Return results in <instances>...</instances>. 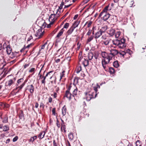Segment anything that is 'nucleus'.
Segmentation results:
<instances>
[{"mask_svg": "<svg viewBox=\"0 0 146 146\" xmlns=\"http://www.w3.org/2000/svg\"><path fill=\"white\" fill-rule=\"evenodd\" d=\"M6 52L8 54H10L11 53L12 50V48L11 47L10 45H8L6 47Z\"/></svg>", "mask_w": 146, "mask_h": 146, "instance_id": "14", "label": "nucleus"}, {"mask_svg": "<svg viewBox=\"0 0 146 146\" xmlns=\"http://www.w3.org/2000/svg\"><path fill=\"white\" fill-rule=\"evenodd\" d=\"M56 108H53L52 112V114L54 115H56V112H55Z\"/></svg>", "mask_w": 146, "mask_h": 146, "instance_id": "53", "label": "nucleus"}, {"mask_svg": "<svg viewBox=\"0 0 146 146\" xmlns=\"http://www.w3.org/2000/svg\"><path fill=\"white\" fill-rule=\"evenodd\" d=\"M92 22V21H87L86 22V23L84 26V27L87 25V27L89 28L91 27Z\"/></svg>", "mask_w": 146, "mask_h": 146, "instance_id": "21", "label": "nucleus"}, {"mask_svg": "<svg viewBox=\"0 0 146 146\" xmlns=\"http://www.w3.org/2000/svg\"><path fill=\"white\" fill-rule=\"evenodd\" d=\"M39 74L40 75V77L41 80V82L44 85L45 83V80L46 78V76H42V74Z\"/></svg>", "mask_w": 146, "mask_h": 146, "instance_id": "19", "label": "nucleus"}, {"mask_svg": "<svg viewBox=\"0 0 146 146\" xmlns=\"http://www.w3.org/2000/svg\"><path fill=\"white\" fill-rule=\"evenodd\" d=\"M121 33L120 31H117L115 33V36L116 38H118L120 35Z\"/></svg>", "mask_w": 146, "mask_h": 146, "instance_id": "39", "label": "nucleus"}, {"mask_svg": "<svg viewBox=\"0 0 146 146\" xmlns=\"http://www.w3.org/2000/svg\"><path fill=\"white\" fill-rule=\"evenodd\" d=\"M72 94L70 92L68 91H66L65 96L70 100L71 98V96Z\"/></svg>", "mask_w": 146, "mask_h": 146, "instance_id": "17", "label": "nucleus"}, {"mask_svg": "<svg viewBox=\"0 0 146 146\" xmlns=\"http://www.w3.org/2000/svg\"><path fill=\"white\" fill-rule=\"evenodd\" d=\"M74 29L71 27L66 32L67 36L71 35Z\"/></svg>", "mask_w": 146, "mask_h": 146, "instance_id": "16", "label": "nucleus"}, {"mask_svg": "<svg viewBox=\"0 0 146 146\" xmlns=\"http://www.w3.org/2000/svg\"><path fill=\"white\" fill-rule=\"evenodd\" d=\"M69 68H65V69H63V71L62 72V73H64L65 72H67L69 73Z\"/></svg>", "mask_w": 146, "mask_h": 146, "instance_id": "41", "label": "nucleus"}, {"mask_svg": "<svg viewBox=\"0 0 146 146\" xmlns=\"http://www.w3.org/2000/svg\"><path fill=\"white\" fill-rule=\"evenodd\" d=\"M110 43V40H107L103 42V44H105L106 46L108 45Z\"/></svg>", "mask_w": 146, "mask_h": 146, "instance_id": "43", "label": "nucleus"}, {"mask_svg": "<svg viewBox=\"0 0 146 146\" xmlns=\"http://www.w3.org/2000/svg\"><path fill=\"white\" fill-rule=\"evenodd\" d=\"M82 52L80 51L79 53V56H78V58H79V60L80 61H81V60L83 58V56H82Z\"/></svg>", "mask_w": 146, "mask_h": 146, "instance_id": "34", "label": "nucleus"}, {"mask_svg": "<svg viewBox=\"0 0 146 146\" xmlns=\"http://www.w3.org/2000/svg\"><path fill=\"white\" fill-rule=\"evenodd\" d=\"M90 0H84L81 3V5H83L87 3Z\"/></svg>", "mask_w": 146, "mask_h": 146, "instance_id": "45", "label": "nucleus"}, {"mask_svg": "<svg viewBox=\"0 0 146 146\" xmlns=\"http://www.w3.org/2000/svg\"><path fill=\"white\" fill-rule=\"evenodd\" d=\"M77 91L78 89L77 88H76L73 91L72 96L73 97H74L75 96H76L77 94Z\"/></svg>", "mask_w": 146, "mask_h": 146, "instance_id": "31", "label": "nucleus"}, {"mask_svg": "<svg viewBox=\"0 0 146 146\" xmlns=\"http://www.w3.org/2000/svg\"><path fill=\"white\" fill-rule=\"evenodd\" d=\"M84 94L86 96V100L87 101H89L91 99L96 98L97 95V94H95L94 93V91L93 90L85 92Z\"/></svg>", "mask_w": 146, "mask_h": 146, "instance_id": "3", "label": "nucleus"}, {"mask_svg": "<svg viewBox=\"0 0 146 146\" xmlns=\"http://www.w3.org/2000/svg\"><path fill=\"white\" fill-rule=\"evenodd\" d=\"M50 22V23L49 24L47 25L46 27L47 28L50 27L51 26V25H52L53 24H51V22Z\"/></svg>", "mask_w": 146, "mask_h": 146, "instance_id": "61", "label": "nucleus"}, {"mask_svg": "<svg viewBox=\"0 0 146 146\" xmlns=\"http://www.w3.org/2000/svg\"><path fill=\"white\" fill-rule=\"evenodd\" d=\"M66 128L65 125L61 124V131H62V130H63L64 131V132L65 133L66 132Z\"/></svg>", "mask_w": 146, "mask_h": 146, "instance_id": "32", "label": "nucleus"}, {"mask_svg": "<svg viewBox=\"0 0 146 146\" xmlns=\"http://www.w3.org/2000/svg\"><path fill=\"white\" fill-rule=\"evenodd\" d=\"M56 124L58 128H59L60 127V124L58 119H56Z\"/></svg>", "mask_w": 146, "mask_h": 146, "instance_id": "49", "label": "nucleus"}, {"mask_svg": "<svg viewBox=\"0 0 146 146\" xmlns=\"http://www.w3.org/2000/svg\"><path fill=\"white\" fill-rule=\"evenodd\" d=\"M125 41V39L122 38L119 39L114 40L112 41V42L114 45L117 46L118 48H123L126 46Z\"/></svg>", "mask_w": 146, "mask_h": 146, "instance_id": "2", "label": "nucleus"}, {"mask_svg": "<svg viewBox=\"0 0 146 146\" xmlns=\"http://www.w3.org/2000/svg\"><path fill=\"white\" fill-rule=\"evenodd\" d=\"M58 28H56L54 30L52 31V33L50 34L51 35H53L57 31V30L58 29Z\"/></svg>", "mask_w": 146, "mask_h": 146, "instance_id": "50", "label": "nucleus"}, {"mask_svg": "<svg viewBox=\"0 0 146 146\" xmlns=\"http://www.w3.org/2000/svg\"><path fill=\"white\" fill-rule=\"evenodd\" d=\"M115 31L114 29H110L108 33L110 36H112L115 34Z\"/></svg>", "mask_w": 146, "mask_h": 146, "instance_id": "28", "label": "nucleus"}, {"mask_svg": "<svg viewBox=\"0 0 146 146\" xmlns=\"http://www.w3.org/2000/svg\"><path fill=\"white\" fill-rule=\"evenodd\" d=\"M109 71L110 73H115V71L114 68L110 67L109 68Z\"/></svg>", "mask_w": 146, "mask_h": 146, "instance_id": "38", "label": "nucleus"}, {"mask_svg": "<svg viewBox=\"0 0 146 146\" xmlns=\"http://www.w3.org/2000/svg\"><path fill=\"white\" fill-rule=\"evenodd\" d=\"M66 107L65 105H64L62 109V114L63 116L65 115L66 113Z\"/></svg>", "mask_w": 146, "mask_h": 146, "instance_id": "18", "label": "nucleus"}, {"mask_svg": "<svg viewBox=\"0 0 146 146\" xmlns=\"http://www.w3.org/2000/svg\"><path fill=\"white\" fill-rule=\"evenodd\" d=\"M93 32V28H92V29L91 30L90 29H89L88 30V31L86 34V35H88V36H90L92 33Z\"/></svg>", "mask_w": 146, "mask_h": 146, "instance_id": "37", "label": "nucleus"}, {"mask_svg": "<svg viewBox=\"0 0 146 146\" xmlns=\"http://www.w3.org/2000/svg\"><path fill=\"white\" fill-rule=\"evenodd\" d=\"M29 66V64H26L24 66V68H25Z\"/></svg>", "mask_w": 146, "mask_h": 146, "instance_id": "64", "label": "nucleus"}, {"mask_svg": "<svg viewBox=\"0 0 146 146\" xmlns=\"http://www.w3.org/2000/svg\"><path fill=\"white\" fill-rule=\"evenodd\" d=\"M101 54L102 57L104 58L102 60V65L104 69L106 70V65L109 63L110 60L112 59L113 57L109 53H107L105 52H102Z\"/></svg>", "mask_w": 146, "mask_h": 146, "instance_id": "1", "label": "nucleus"}, {"mask_svg": "<svg viewBox=\"0 0 146 146\" xmlns=\"http://www.w3.org/2000/svg\"><path fill=\"white\" fill-rule=\"evenodd\" d=\"M63 11V10L61 11V9H58L56 14L57 16L58 17H59L61 14L62 13Z\"/></svg>", "mask_w": 146, "mask_h": 146, "instance_id": "23", "label": "nucleus"}, {"mask_svg": "<svg viewBox=\"0 0 146 146\" xmlns=\"http://www.w3.org/2000/svg\"><path fill=\"white\" fill-rule=\"evenodd\" d=\"M75 71L76 73H78L82 71V67L81 66H78L77 67Z\"/></svg>", "mask_w": 146, "mask_h": 146, "instance_id": "30", "label": "nucleus"}, {"mask_svg": "<svg viewBox=\"0 0 146 146\" xmlns=\"http://www.w3.org/2000/svg\"><path fill=\"white\" fill-rule=\"evenodd\" d=\"M16 80L15 78L11 79L6 82L5 85L6 86L10 87L13 84Z\"/></svg>", "mask_w": 146, "mask_h": 146, "instance_id": "8", "label": "nucleus"}, {"mask_svg": "<svg viewBox=\"0 0 146 146\" xmlns=\"http://www.w3.org/2000/svg\"><path fill=\"white\" fill-rule=\"evenodd\" d=\"M107 26H105L102 27L101 29H99L102 33H104L107 29Z\"/></svg>", "mask_w": 146, "mask_h": 146, "instance_id": "26", "label": "nucleus"}, {"mask_svg": "<svg viewBox=\"0 0 146 146\" xmlns=\"http://www.w3.org/2000/svg\"><path fill=\"white\" fill-rule=\"evenodd\" d=\"M3 131H8L9 129V127L8 126L5 125L3 126Z\"/></svg>", "mask_w": 146, "mask_h": 146, "instance_id": "35", "label": "nucleus"}, {"mask_svg": "<svg viewBox=\"0 0 146 146\" xmlns=\"http://www.w3.org/2000/svg\"><path fill=\"white\" fill-rule=\"evenodd\" d=\"M35 70V68H32L29 71V72H34Z\"/></svg>", "mask_w": 146, "mask_h": 146, "instance_id": "56", "label": "nucleus"}, {"mask_svg": "<svg viewBox=\"0 0 146 146\" xmlns=\"http://www.w3.org/2000/svg\"><path fill=\"white\" fill-rule=\"evenodd\" d=\"M94 38V35H93L89 36L87 39V42L88 43L90 42Z\"/></svg>", "mask_w": 146, "mask_h": 146, "instance_id": "25", "label": "nucleus"}, {"mask_svg": "<svg viewBox=\"0 0 146 146\" xmlns=\"http://www.w3.org/2000/svg\"><path fill=\"white\" fill-rule=\"evenodd\" d=\"M98 87H96V86L94 87H93V89L94 90H93L95 92H94V93L96 94H97V92L98 91Z\"/></svg>", "mask_w": 146, "mask_h": 146, "instance_id": "48", "label": "nucleus"}, {"mask_svg": "<svg viewBox=\"0 0 146 146\" xmlns=\"http://www.w3.org/2000/svg\"><path fill=\"white\" fill-rule=\"evenodd\" d=\"M84 60L82 61V64L85 67L87 66L89 64V61L88 60L84 58Z\"/></svg>", "mask_w": 146, "mask_h": 146, "instance_id": "20", "label": "nucleus"}, {"mask_svg": "<svg viewBox=\"0 0 146 146\" xmlns=\"http://www.w3.org/2000/svg\"><path fill=\"white\" fill-rule=\"evenodd\" d=\"M58 17L56 14H51L49 16V20L51 24H53Z\"/></svg>", "mask_w": 146, "mask_h": 146, "instance_id": "6", "label": "nucleus"}, {"mask_svg": "<svg viewBox=\"0 0 146 146\" xmlns=\"http://www.w3.org/2000/svg\"><path fill=\"white\" fill-rule=\"evenodd\" d=\"M35 88L32 84L28 85L26 88V90H28L30 92L33 94L34 90Z\"/></svg>", "mask_w": 146, "mask_h": 146, "instance_id": "10", "label": "nucleus"}, {"mask_svg": "<svg viewBox=\"0 0 146 146\" xmlns=\"http://www.w3.org/2000/svg\"><path fill=\"white\" fill-rule=\"evenodd\" d=\"M68 12H67L66 14L62 17L61 19H63L68 14Z\"/></svg>", "mask_w": 146, "mask_h": 146, "instance_id": "57", "label": "nucleus"}, {"mask_svg": "<svg viewBox=\"0 0 146 146\" xmlns=\"http://www.w3.org/2000/svg\"><path fill=\"white\" fill-rule=\"evenodd\" d=\"M113 66L116 68L118 67L119 65L117 60H116L113 62Z\"/></svg>", "mask_w": 146, "mask_h": 146, "instance_id": "27", "label": "nucleus"}, {"mask_svg": "<svg viewBox=\"0 0 146 146\" xmlns=\"http://www.w3.org/2000/svg\"><path fill=\"white\" fill-rule=\"evenodd\" d=\"M69 25V23H66L64 24L63 28L62 29H64V28L67 29Z\"/></svg>", "mask_w": 146, "mask_h": 146, "instance_id": "44", "label": "nucleus"}, {"mask_svg": "<svg viewBox=\"0 0 146 146\" xmlns=\"http://www.w3.org/2000/svg\"><path fill=\"white\" fill-rule=\"evenodd\" d=\"M4 106H3V108H8L9 107V105L8 104L4 103Z\"/></svg>", "mask_w": 146, "mask_h": 146, "instance_id": "51", "label": "nucleus"}, {"mask_svg": "<svg viewBox=\"0 0 146 146\" xmlns=\"http://www.w3.org/2000/svg\"><path fill=\"white\" fill-rule=\"evenodd\" d=\"M29 142H33L34 141V139H33L32 137H31V138L29 139Z\"/></svg>", "mask_w": 146, "mask_h": 146, "instance_id": "60", "label": "nucleus"}, {"mask_svg": "<svg viewBox=\"0 0 146 146\" xmlns=\"http://www.w3.org/2000/svg\"><path fill=\"white\" fill-rule=\"evenodd\" d=\"M104 16L103 17V19L104 21L107 20L110 17V15L109 13H105L103 14Z\"/></svg>", "mask_w": 146, "mask_h": 146, "instance_id": "15", "label": "nucleus"}, {"mask_svg": "<svg viewBox=\"0 0 146 146\" xmlns=\"http://www.w3.org/2000/svg\"><path fill=\"white\" fill-rule=\"evenodd\" d=\"M53 146H57V144L55 142V140H54L53 141Z\"/></svg>", "mask_w": 146, "mask_h": 146, "instance_id": "62", "label": "nucleus"}, {"mask_svg": "<svg viewBox=\"0 0 146 146\" xmlns=\"http://www.w3.org/2000/svg\"><path fill=\"white\" fill-rule=\"evenodd\" d=\"M45 134V132L44 131H41L38 134V138L40 139H42L44 137Z\"/></svg>", "mask_w": 146, "mask_h": 146, "instance_id": "13", "label": "nucleus"}, {"mask_svg": "<svg viewBox=\"0 0 146 146\" xmlns=\"http://www.w3.org/2000/svg\"><path fill=\"white\" fill-rule=\"evenodd\" d=\"M95 30H96V27H95L93 26V27L92 34L94 35V38L96 39L100 37L102 35L103 33L99 29L98 30L97 32L95 33Z\"/></svg>", "mask_w": 146, "mask_h": 146, "instance_id": "5", "label": "nucleus"}, {"mask_svg": "<svg viewBox=\"0 0 146 146\" xmlns=\"http://www.w3.org/2000/svg\"><path fill=\"white\" fill-rule=\"evenodd\" d=\"M19 117L20 119H24V115L23 111H21L19 115Z\"/></svg>", "mask_w": 146, "mask_h": 146, "instance_id": "22", "label": "nucleus"}, {"mask_svg": "<svg viewBox=\"0 0 146 146\" xmlns=\"http://www.w3.org/2000/svg\"><path fill=\"white\" fill-rule=\"evenodd\" d=\"M18 137L17 136H15L14 138H13V142H15L16 141L17 139H18Z\"/></svg>", "mask_w": 146, "mask_h": 146, "instance_id": "54", "label": "nucleus"}, {"mask_svg": "<svg viewBox=\"0 0 146 146\" xmlns=\"http://www.w3.org/2000/svg\"><path fill=\"white\" fill-rule=\"evenodd\" d=\"M69 139L70 140H72L74 138L73 135L71 133H70L68 135Z\"/></svg>", "mask_w": 146, "mask_h": 146, "instance_id": "36", "label": "nucleus"}, {"mask_svg": "<svg viewBox=\"0 0 146 146\" xmlns=\"http://www.w3.org/2000/svg\"><path fill=\"white\" fill-rule=\"evenodd\" d=\"M4 106V103L1 102H0V108H3V106Z\"/></svg>", "mask_w": 146, "mask_h": 146, "instance_id": "59", "label": "nucleus"}, {"mask_svg": "<svg viewBox=\"0 0 146 146\" xmlns=\"http://www.w3.org/2000/svg\"><path fill=\"white\" fill-rule=\"evenodd\" d=\"M52 101V98L51 97H50L48 98V102L51 103Z\"/></svg>", "mask_w": 146, "mask_h": 146, "instance_id": "63", "label": "nucleus"}, {"mask_svg": "<svg viewBox=\"0 0 146 146\" xmlns=\"http://www.w3.org/2000/svg\"><path fill=\"white\" fill-rule=\"evenodd\" d=\"M72 4L71 3V4H70L69 5H65L64 8L65 9L66 8H68V7H70L71 5Z\"/></svg>", "mask_w": 146, "mask_h": 146, "instance_id": "58", "label": "nucleus"}, {"mask_svg": "<svg viewBox=\"0 0 146 146\" xmlns=\"http://www.w3.org/2000/svg\"><path fill=\"white\" fill-rule=\"evenodd\" d=\"M8 117L7 115H5L3 118L2 121L3 122L5 123H7L8 122Z\"/></svg>", "mask_w": 146, "mask_h": 146, "instance_id": "33", "label": "nucleus"}, {"mask_svg": "<svg viewBox=\"0 0 146 146\" xmlns=\"http://www.w3.org/2000/svg\"><path fill=\"white\" fill-rule=\"evenodd\" d=\"M35 35L36 37H37L38 39H39L42 38L44 36H46L47 35L44 30L40 28L37 31Z\"/></svg>", "mask_w": 146, "mask_h": 146, "instance_id": "4", "label": "nucleus"}, {"mask_svg": "<svg viewBox=\"0 0 146 146\" xmlns=\"http://www.w3.org/2000/svg\"><path fill=\"white\" fill-rule=\"evenodd\" d=\"M80 21L78 20L76 21L71 26L74 29H75L76 28L78 27V25L80 24Z\"/></svg>", "mask_w": 146, "mask_h": 146, "instance_id": "12", "label": "nucleus"}, {"mask_svg": "<svg viewBox=\"0 0 146 146\" xmlns=\"http://www.w3.org/2000/svg\"><path fill=\"white\" fill-rule=\"evenodd\" d=\"M109 4L106 7L104 8V9L103 10L102 12L99 14L98 17L99 18L101 17V16L105 13H108L107 12L108 10V8L109 7Z\"/></svg>", "mask_w": 146, "mask_h": 146, "instance_id": "11", "label": "nucleus"}, {"mask_svg": "<svg viewBox=\"0 0 146 146\" xmlns=\"http://www.w3.org/2000/svg\"><path fill=\"white\" fill-rule=\"evenodd\" d=\"M109 50L110 51L109 53L110 54V55L113 57H114L115 55L119 53L118 51L116 49H109Z\"/></svg>", "mask_w": 146, "mask_h": 146, "instance_id": "9", "label": "nucleus"}, {"mask_svg": "<svg viewBox=\"0 0 146 146\" xmlns=\"http://www.w3.org/2000/svg\"><path fill=\"white\" fill-rule=\"evenodd\" d=\"M23 78L17 80V86H18L17 88H19V90H21L25 84V83L26 82L25 81L20 86H18L19 84H20L21 83L23 82Z\"/></svg>", "mask_w": 146, "mask_h": 146, "instance_id": "7", "label": "nucleus"}, {"mask_svg": "<svg viewBox=\"0 0 146 146\" xmlns=\"http://www.w3.org/2000/svg\"><path fill=\"white\" fill-rule=\"evenodd\" d=\"M120 54L123 56H124V55H125L127 53L126 51H124L120 53Z\"/></svg>", "mask_w": 146, "mask_h": 146, "instance_id": "55", "label": "nucleus"}, {"mask_svg": "<svg viewBox=\"0 0 146 146\" xmlns=\"http://www.w3.org/2000/svg\"><path fill=\"white\" fill-rule=\"evenodd\" d=\"M127 54H129L131 55L132 53V51L129 49H128L126 50Z\"/></svg>", "mask_w": 146, "mask_h": 146, "instance_id": "46", "label": "nucleus"}, {"mask_svg": "<svg viewBox=\"0 0 146 146\" xmlns=\"http://www.w3.org/2000/svg\"><path fill=\"white\" fill-rule=\"evenodd\" d=\"M40 108H42V109H44V108L45 106L44 104L42 102H41L40 103Z\"/></svg>", "mask_w": 146, "mask_h": 146, "instance_id": "52", "label": "nucleus"}, {"mask_svg": "<svg viewBox=\"0 0 146 146\" xmlns=\"http://www.w3.org/2000/svg\"><path fill=\"white\" fill-rule=\"evenodd\" d=\"M64 31V30L63 29H62L58 33V35L56 36V37L58 38H59L63 34V32Z\"/></svg>", "mask_w": 146, "mask_h": 146, "instance_id": "24", "label": "nucleus"}, {"mask_svg": "<svg viewBox=\"0 0 146 146\" xmlns=\"http://www.w3.org/2000/svg\"><path fill=\"white\" fill-rule=\"evenodd\" d=\"M78 78L79 79L82 80L85 76V74H80Z\"/></svg>", "mask_w": 146, "mask_h": 146, "instance_id": "40", "label": "nucleus"}, {"mask_svg": "<svg viewBox=\"0 0 146 146\" xmlns=\"http://www.w3.org/2000/svg\"><path fill=\"white\" fill-rule=\"evenodd\" d=\"M34 45V44L33 43L28 45L27 46L25 47L26 48H29L30 47H32Z\"/></svg>", "mask_w": 146, "mask_h": 146, "instance_id": "47", "label": "nucleus"}, {"mask_svg": "<svg viewBox=\"0 0 146 146\" xmlns=\"http://www.w3.org/2000/svg\"><path fill=\"white\" fill-rule=\"evenodd\" d=\"M94 56L93 54L91 52L89 53L88 55V58L89 60H91L93 58Z\"/></svg>", "mask_w": 146, "mask_h": 146, "instance_id": "29", "label": "nucleus"}, {"mask_svg": "<svg viewBox=\"0 0 146 146\" xmlns=\"http://www.w3.org/2000/svg\"><path fill=\"white\" fill-rule=\"evenodd\" d=\"M48 41V40H47V41L46 42H45V43L43 45L41 46V48L40 49L39 51H40V50H41L42 49H44V48L45 46L46 45H47V42Z\"/></svg>", "mask_w": 146, "mask_h": 146, "instance_id": "42", "label": "nucleus"}]
</instances>
